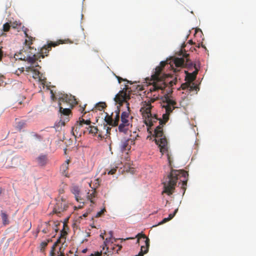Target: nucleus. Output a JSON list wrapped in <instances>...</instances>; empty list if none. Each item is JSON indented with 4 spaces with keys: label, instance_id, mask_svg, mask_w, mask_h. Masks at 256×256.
Returning <instances> with one entry per match:
<instances>
[{
    "label": "nucleus",
    "instance_id": "nucleus-1",
    "mask_svg": "<svg viewBox=\"0 0 256 256\" xmlns=\"http://www.w3.org/2000/svg\"><path fill=\"white\" fill-rule=\"evenodd\" d=\"M166 64L168 66L167 60L162 61L160 62V65L156 68L151 76L150 86L148 88V90L151 93L150 96H154L152 99V102L159 98L158 92L160 90L162 92L166 88H168L163 100L164 104L162 107L165 108L166 112L162 115L163 119H160L159 125L154 129V134L155 137V142L160 147V152L162 154L168 150L167 140L164 136L163 125L168 121L170 114L174 108H177L176 102L170 98L168 94L172 92V86L176 84L178 80L176 78L170 80L172 77L169 74L164 73V68Z\"/></svg>",
    "mask_w": 256,
    "mask_h": 256
},
{
    "label": "nucleus",
    "instance_id": "nucleus-2",
    "mask_svg": "<svg viewBox=\"0 0 256 256\" xmlns=\"http://www.w3.org/2000/svg\"><path fill=\"white\" fill-rule=\"evenodd\" d=\"M188 174L184 170H172L170 174L164 180L162 184L164 190L162 192H172L173 191L176 183L179 180L178 186H180L182 190L185 192Z\"/></svg>",
    "mask_w": 256,
    "mask_h": 256
},
{
    "label": "nucleus",
    "instance_id": "nucleus-3",
    "mask_svg": "<svg viewBox=\"0 0 256 256\" xmlns=\"http://www.w3.org/2000/svg\"><path fill=\"white\" fill-rule=\"evenodd\" d=\"M26 30L27 28H26L24 30V34L27 38L24 42L26 50L24 48L20 50L18 52L15 54L14 57L16 60L28 61V62L33 64L36 60H38V58L35 54H32V52H31L30 54H29L27 50H28L32 49L31 47V45L32 44V41L35 39V38L28 36L26 33Z\"/></svg>",
    "mask_w": 256,
    "mask_h": 256
},
{
    "label": "nucleus",
    "instance_id": "nucleus-4",
    "mask_svg": "<svg viewBox=\"0 0 256 256\" xmlns=\"http://www.w3.org/2000/svg\"><path fill=\"white\" fill-rule=\"evenodd\" d=\"M152 106L150 102H144L143 106L141 108L140 111L142 112V116L145 118V124L148 127L154 126V123L158 120L160 121V118H157L156 116H154L151 113V109Z\"/></svg>",
    "mask_w": 256,
    "mask_h": 256
},
{
    "label": "nucleus",
    "instance_id": "nucleus-5",
    "mask_svg": "<svg viewBox=\"0 0 256 256\" xmlns=\"http://www.w3.org/2000/svg\"><path fill=\"white\" fill-rule=\"evenodd\" d=\"M56 202L54 208L52 212L59 215L68 208L69 204L66 200L62 196L56 198Z\"/></svg>",
    "mask_w": 256,
    "mask_h": 256
},
{
    "label": "nucleus",
    "instance_id": "nucleus-6",
    "mask_svg": "<svg viewBox=\"0 0 256 256\" xmlns=\"http://www.w3.org/2000/svg\"><path fill=\"white\" fill-rule=\"evenodd\" d=\"M62 103L59 102L60 110V120L56 124V128H58L60 126H64L66 122L69 121V116L71 114V111L70 108H63L61 106Z\"/></svg>",
    "mask_w": 256,
    "mask_h": 256
},
{
    "label": "nucleus",
    "instance_id": "nucleus-7",
    "mask_svg": "<svg viewBox=\"0 0 256 256\" xmlns=\"http://www.w3.org/2000/svg\"><path fill=\"white\" fill-rule=\"evenodd\" d=\"M136 238H138L137 243L140 242V241L144 242V245L141 246L140 252H142V256L144 254H146L149 249L150 247V239L146 236L144 234L142 233L138 234Z\"/></svg>",
    "mask_w": 256,
    "mask_h": 256
},
{
    "label": "nucleus",
    "instance_id": "nucleus-8",
    "mask_svg": "<svg viewBox=\"0 0 256 256\" xmlns=\"http://www.w3.org/2000/svg\"><path fill=\"white\" fill-rule=\"evenodd\" d=\"M114 101L119 104L120 105H122L124 102L126 103L127 107L128 108V110H130L129 108V103L128 102L127 100L130 99V96L129 94H127L126 90L125 91L121 90L115 96Z\"/></svg>",
    "mask_w": 256,
    "mask_h": 256
},
{
    "label": "nucleus",
    "instance_id": "nucleus-9",
    "mask_svg": "<svg viewBox=\"0 0 256 256\" xmlns=\"http://www.w3.org/2000/svg\"><path fill=\"white\" fill-rule=\"evenodd\" d=\"M63 42L62 40H60L58 42H50L48 43L47 45L44 46L40 50V56H38V55H36L37 56V58L38 59L42 57V58H44L46 56H47V54L49 52L50 50H51L52 46H56L60 44H62Z\"/></svg>",
    "mask_w": 256,
    "mask_h": 256
},
{
    "label": "nucleus",
    "instance_id": "nucleus-10",
    "mask_svg": "<svg viewBox=\"0 0 256 256\" xmlns=\"http://www.w3.org/2000/svg\"><path fill=\"white\" fill-rule=\"evenodd\" d=\"M82 193H76L75 194V198L76 200L80 204H84L86 202V200H90L92 203L94 204V198L96 196V193H91L90 195H88L86 198H84V196H82Z\"/></svg>",
    "mask_w": 256,
    "mask_h": 256
},
{
    "label": "nucleus",
    "instance_id": "nucleus-11",
    "mask_svg": "<svg viewBox=\"0 0 256 256\" xmlns=\"http://www.w3.org/2000/svg\"><path fill=\"white\" fill-rule=\"evenodd\" d=\"M170 64V67H171L174 72L179 71V68L183 67L184 65V58H175L172 60V64Z\"/></svg>",
    "mask_w": 256,
    "mask_h": 256
},
{
    "label": "nucleus",
    "instance_id": "nucleus-12",
    "mask_svg": "<svg viewBox=\"0 0 256 256\" xmlns=\"http://www.w3.org/2000/svg\"><path fill=\"white\" fill-rule=\"evenodd\" d=\"M60 102H66L68 103L71 106H74L78 104L75 97L72 95L64 94L60 98Z\"/></svg>",
    "mask_w": 256,
    "mask_h": 256
},
{
    "label": "nucleus",
    "instance_id": "nucleus-13",
    "mask_svg": "<svg viewBox=\"0 0 256 256\" xmlns=\"http://www.w3.org/2000/svg\"><path fill=\"white\" fill-rule=\"evenodd\" d=\"M26 70L28 72L33 71L34 75L33 78H38L39 81L42 83V84L44 85L46 82V78H42V74H40V72L38 70L34 69L33 68L28 67L26 68Z\"/></svg>",
    "mask_w": 256,
    "mask_h": 256
},
{
    "label": "nucleus",
    "instance_id": "nucleus-14",
    "mask_svg": "<svg viewBox=\"0 0 256 256\" xmlns=\"http://www.w3.org/2000/svg\"><path fill=\"white\" fill-rule=\"evenodd\" d=\"M20 164V159L18 157H14L10 160H7L6 162V168H16Z\"/></svg>",
    "mask_w": 256,
    "mask_h": 256
},
{
    "label": "nucleus",
    "instance_id": "nucleus-15",
    "mask_svg": "<svg viewBox=\"0 0 256 256\" xmlns=\"http://www.w3.org/2000/svg\"><path fill=\"white\" fill-rule=\"evenodd\" d=\"M82 122H80V118H79L78 121L76 122V123L74 124V126L72 128V132L73 134L76 137L78 135L79 136H81L82 134H83V132L82 130Z\"/></svg>",
    "mask_w": 256,
    "mask_h": 256
},
{
    "label": "nucleus",
    "instance_id": "nucleus-16",
    "mask_svg": "<svg viewBox=\"0 0 256 256\" xmlns=\"http://www.w3.org/2000/svg\"><path fill=\"white\" fill-rule=\"evenodd\" d=\"M134 140L131 139H128L122 142L120 148L122 151H125L130 149V144H134Z\"/></svg>",
    "mask_w": 256,
    "mask_h": 256
},
{
    "label": "nucleus",
    "instance_id": "nucleus-17",
    "mask_svg": "<svg viewBox=\"0 0 256 256\" xmlns=\"http://www.w3.org/2000/svg\"><path fill=\"white\" fill-rule=\"evenodd\" d=\"M80 122H82V130L83 132V134H86V130H88V128H90V123L92 122L90 120H85L82 117L80 118Z\"/></svg>",
    "mask_w": 256,
    "mask_h": 256
},
{
    "label": "nucleus",
    "instance_id": "nucleus-18",
    "mask_svg": "<svg viewBox=\"0 0 256 256\" xmlns=\"http://www.w3.org/2000/svg\"><path fill=\"white\" fill-rule=\"evenodd\" d=\"M92 124V122L90 123V128H88V130H86V133H88L93 136H95L96 134H98L99 137L101 138H104L102 134L98 133V128L96 126H94Z\"/></svg>",
    "mask_w": 256,
    "mask_h": 256
},
{
    "label": "nucleus",
    "instance_id": "nucleus-19",
    "mask_svg": "<svg viewBox=\"0 0 256 256\" xmlns=\"http://www.w3.org/2000/svg\"><path fill=\"white\" fill-rule=\"evenodd\" d=\"M70 162V160H67L60 166L61 172L66 177L68 176V168Z\"/></svg>",
    "mask_w": 256,
    "mask_h": 256
},
{
    "label": "nucleus",
    "instance_id": "nucleus-20",
    "mask_svg": "<svg viewBox=\"0 0 256 256\" xmlns=\"http://www.w3.org/2000/svg\"><path fill=\"white\" fill-rule=\"evenodd\" d=\"M36 160L38 164L40 166H44L48 160L47 156L44 154H40Z\"/></svg>",
    "mask_w": 256,
    "mask_h": 256
},
{
    "label": "nucleus",
    "instance_id": "nucleus-21",
    "mask_svg": "<svg viewBox=\"0 0 256 256\" xmlns=\"http://www.w3.org/2000/svg\"><path fill=\"white\" fill-rule=\"evenodd\" d=\"M131 126L130 124L121 123L118 126V130L120 132L126 134Z\"/></svg>",
    "mask_w": 256,
    "mask_h": 256
},
{
    "label": "nucleus",
    "instance_id": "nucleus-22",
    "mask_svg": "<svg viewBox=\"0 0 256 256\" xmlns=\"http://www.w3.org/2000/svg\"><path fill=\"white\" fill-rule=\"evenodd\" d=\"M120 110L118 108L114 112L113 116V126H115L118 125L120 120Z\"/></svg>",
    "mask_w": 256,
    "mask_h": 256
},
{
    "label": "nucleus",
    "instance_id": "nucleus-23",
    "mask_svg": "<svg viewBox=\"0 0 256 256\" xmlns=\"http://www.w3.org/2000/svg\"><path fill=\"white\" fill-rule=\"evenodd\" d=\"M108 234H109V236L108 238H107L104 241V244L105 246H107V244L110 242H112V243H113L114 242H116L117 239L113 238V232L112 231H110L109 232H108Z\"/></svg>",
    "mask_w": 256,
    "mask_h": 256
},
{
    "label": "nucleus",
    "instance_id": "nucleus-24",
    "mask_svg": "<svg viewBox=\"0 0 256 256\" xmlns=\"http://www.w3.org/2000/svg\"><path fill=\"white\" fill-rule=\"evenodd\" d=\"M100 180L99 178H96L94 180L93 182H91L90 184V186L94 190V192H96V189L99 186L100 184Z\"/></svg>",
    "mask_w": 256,
    "mask_h": 256
},
{
    "label": "nucleus",
    "instance_id": "nucleus-25",
    "mask_svg": "<svg viewBox=\"0 0 256 256\" xmlns=\"http://www.w3.org/2000/svg\"><path fill=\"white\" fill-rule=\"evenodd\" d=\"M1 216L2 220V224L4 225H7L9 224L8 214L4 212H1Z\"/></svg>",
    "mask_w": 256,
    "mask_h": 256
},
{
    "label": "nucleus",
    "instance_id": "nucleus-26",
    "mask_svg": "<svg viewBox=\"0 0 256 256\" xmlns=\"http://www.w3.org/2000/svg\"><path fill=\"white\" fill-rule=\"evenodd\" d=\"M113 116L114 112L112 114V115L110 116L108 114L105 117L104 120L107 124L110 126H113Z\"/></svg>",
    "mask_w": 256,
    "mask_h": 256
},
{
    "label": "nucleus",
    "instance_id": "nucleus-27",
    "mask_svg": "<svg viewBox=\"0 0 256 256\" xmlns=\"http://www.w3.org/2000/svg\"><path fill=\"white\" fill-rule=\"evenodd\" d=\"M26 126V123L24 120H21L16 123V128L18 130H21Z\"/></svg>",
    "mask_w": 256,
    "mask_h": 256
},
{
    "label": "nucleus",
    "instance_id": "nucleus-28",
    "mask_svg": "<svg viewBox=\"0 0 256 256\" xmlns=\"http://www.w3.org/2000/svg\"><path fill=\"white\" fill-rule=\"evenodd\" d=\"M196 79L195 77L192 74V73L186 72V80L189 82H192Z\"/></svg>",
    "mask_w": 256,
    "mask_h": 256
},
{
    "label": "nucleus",
    "instance_id": "nucleus-29",
    "mask_svg": "<svg viewBox=\"0 0 256 256\" xmlns=\"http://www.w3.org/2000/svg\"><path fill=\"white\" fill-rule=\"evenodd\" d=\"M106 106V104L104 102H100L98 103L96 106V108L98 110H102Z\"/></svg>",
    "mask_w": 256,
    "mask_h": 256
},
{
    "label": "nucleus",
    "instance_id": "nucleus-30",
    "mask_svg": "<svg viewBox=\"0 0 256 256\" xmlns=\"http://www.w3.org/2000/svg\"><path fill=\"white\" fill-rule=\"evenodd\" d=\"M199 90L198 87L193 82H190V87H188L189 91L196 90Z\"/></svg>",
    "mask_w": 256,
    "mask_h": 256
},
{
    "label": "nucleus",
    "instance_id": "nucleus-31",
    "mask_svg": "<svg viewBox=\"0 0 256 256\" xmlns=\"http://www.w3.org/2000/svg\"><path fill=\"white\" fill-rule=\"evenodd\" d=\"M44 224L45 225L46 228H44L42 230V232L44 234H46V233L48 232L50 230V222H45Z\"/></svg>",
    "mask_w": 256,
    "mask_h": 256
},
{
    "label": "nucleus",
    "instance_id": "nucleus-32",
    "mask_svg": "<svg viewBox=\"0 0 256 256\" xmlns=\"http://www.w3.org/2000/svg\"><path fill=\"white\" fill-rule=\"evenodd\" d=\"M10 24L8 22H6L3 25L2 30L4 32H7L10 30Z\"/></svg>",
    "mask_w": 256,
    "mask_h": 256
},
{
    "label": "nucleus",
    "instance_id": "nucleus-33",
    "mask_svg": "<svg viewBox=\"0 0 256 256\" xmlns=\"http://www.w3.org/2000/svg\"><path fill=\"white\" fill-rule=\"evenodd\" d=\"M194 69H195V70L194 72H193L192 74L194 76V77H195V78H196V75L198 74V70H199V68H200V66L199 65H197L196 64H194Z\"/></svg>",
    "mask_w": 256,
    "mask_h": 256
},
{
    "label": "nucleus",
    "instance_id": "nucleus-34",
    "mask_svg": "<svg viewBox=\"0 0 256 256\" xmlns=\"http://www.w3.org/2000/svg\"><path fill=\"white\" fill-rule=\"evenodd\" d=\"M190 82H189L187 81L186 82L182 84L180 88L182 90H186V89L188 90V87H190Z\"/></svg>",
    "mask_w": 256,
    "mask_h": 256
},
{
    "label": "nucleus",
    "instance_id": "nucleus-35",
    "mask_svg": "<svg viewBox=\"0 0 256 256\" xmlns=\"http://www.w3.org/2000/svg\"><path fill=\"white\" fill-rule=\"evenodd\" d=\"M117 167L116 166L114 168H112L111 170H108V169L106 170V171L108 172V174H115V172L116 171Z\"/></svg>",
    "mask_w": 256,
    "mask_h": 256
},
{
    "label": "nucleus",
    "instance_id": "nucleus-36",
    "mask_svg": "<svg viewBox=\"0 0 256 256\" xmlns=\"http://www.w3.org/2000/svg\"><path fill=\"white\" fill-rule=\"evenodd\" d=\"M51 241V240H48L46 241H44V242H42L41 243H40V246L42 247V248H44L45 247H46L48 244V243Z\"/></svg>",
    "mask_w": 256,
    "mask_h": 256
},
{
    "label": "nucleus",
    "instance_id": "nucleus-37",
    "mask_svg": "<svg viewBox=\"0 0 256 256\" xmlns=\"http://www.w3.org/2000/svg\"><path fill=\"white\" fill-rule=\"evenodd\" d=\"M24 71V68H18V70H17L16 72H15V74H16L17 76H20L22 72H23Z\"/></svg>",
    "mask_w": 256,
    "mask_h": 256
},
{
    "label": "nucleus",
    "instance_id": "nucleus-38",
    "mask_svg": "<svg viewBox=\"0 0 256 256\" xmlns=\"http://www.w3.org/2000/svg\"><path fill=\"white\" fill-rule=\"evenodd\" d=\"M105 211H106L105 208H103L102 210H100V212H98L96 213V217L98 218V217L101 216L104 214V213Z\"/></svg>",
    "mask_w": 256,
    "mask_h": 256
},
{
    "label": "nucleus",
    "instance_id": "nucleus-39",
    "mask_svg": "<svg viewBox=\"0 0 256 256\" xmlns=\"http://www.w3.org/2000/svg\"><path fill=\"white\" fill-rule=\"evenodd\" d=\"M178 210V209H176L174 210V212L172 214H170L168 215V218L170 220H172L174 216L176 214Z\"/></svg>",
    "mask_w": 256,
    "mask_h": 256
},
{
    "label": "nucleus",
    "instance_id": "nucleus-40",
    "mask_svg": "<svg viewBox=\"0 0 256 256\" xmlns=\"http://www.w3.org/2000/svg\"><path fill=\"white\" fill-rule=\"evenodd\" d=\"M121 122L122 124H130L128 118H121Z\"/></svg>",
    "mask_w": 256,
    "mask_h": 256
},
{
    "label": "nucleus",
    "instance_id": "nucleus-41",
    "mask_svg": "<svg viewBox=\"0 0 256 256\" xmlns=\"http://www.w3.org/2000/svg\"><path fill=\"white\" fill-rule=\"evenodd\" d=\"M121 118H128L129 114L126 112H124L121 114Z\"/></svg>",
    "mask_w": 256,
    "mask_h": 256
},
{
    "label": "nucleus",
    "instance_id": "nucleus-42",
    "mask_svg": "<svg viewBox=\"0 0 256 256\" xmlns=\"http://www.w3.org/2000/svg\"><path fill=\"white\" fill-rule=\"evenodd\" d=\"M170 220L168 218H164L162 220V221H161L160 222H159L158 224L160 225V224H164V223L168 222Z\"/></svg>",
    "mask_w": 256,
    "mask_h": 256
},
{
    "label": "nucleus",
    "instance_id": "nucleus-43",
    "mask_svg": "<svg viewBox=\"0 0 256 256\" xmlns=\"http://www.w3.org/2000/svg\"><path fill=\"white\" fill-rule=\"evenodd\" d=\"M116 78H118V80L119 83H121L122 81H124V80H126L128 82H129L128 80L123 79L120 76H116Z\"/></svg>",
    "mask_w": 256,
    "mask_h": 256
},
{
    "label": "nucleus",
    "instance_id": "nucleus-44",
    "mask_svg": "<svg viewBox=\"0 0 256 256\" xmlns=\"http://www.w3.org/2000/svg\"><path fill=\"white\" fill-rule=\"evenodd\" d=\"M84 204H80V205L78 206H74V210H76V209H80V208H82L84 206Z\"/></svg>",
    "mask_w": 256,
    "mask_h": 256
},
{
    "label": "nucleus",
    "instance_id": "nucleus-45",
    "mask_svg": "<svg viewBox=\"0 0 256 256\" xmlns=\"http://www.w3.org/2000/svg\"><path fill=\"white\" fill-rule=\"evenodd\" d=\"M2 56H3V52L2 50V47H0V62L2 60Z\"/></svg>",
    "mask_w": 256,
    "mask_h": 256
},
{
    "label": "nucleus",
    "instance_id": "nucleus-46",
    "mask_svg": "<svg viewBox=\"0 0 256 256\" xmlns=\"http://www.w3.org/2000/svg\"><path fill=\"white\" fill-rule=\"evenodd\" d=\"M73 188H74V192H79V191H80V190H79L78 186H74Z\"/></svg>",
    "mask_w": 256,
    "mask_h": 256
},
{
    "label": "nucleus",
    "instance_id": "nucleus-47",
    "mask_svg": "<svg viewBox=\"0 0 256 256\" xmlns=\"http://www.w3.org/2000/svg\"><path fill=\"white\" fill-rule=\"evenodd\" d=\"M50 94H51V98L53 100H54V98H55L54 94V92L52 90H50Z\"/></svg>",
    "mask_w": 256,
    "mask_h": 256
},
{
    "label": "nucleus",
    "instance_id": "nucleus-48",
    "mask_svg": "<svg viewBox=\"0 0 256 256\" xmlns=\"http://www.w3.org/2000/svg\"><path fill=\"white\" fill-rule=\"evenodd\" d=\"M86 106H84V107H80V111L82 112H84V114L86 113V112H84V108H85Z\"/></svg>",
    "mask_w": 256,
    "mask_h": 256
},
{
    "label": "nucleus",
    "instance_id": "nucleus-49",
    "mask_svg": "<svg viewBox=\"0 0 256 256\" xmlns=\"http://www.w3.org/2000/svg\"><path fill=\"white\" fill-rule=\"evenodd\" d=\"M102 255V252H96L94 254V256H100Z\"/></svg>",
    "mask_w": 256,
    "mask_h": 256
},
{
    "label": "nucleus",
    "instance_id": "nucleus-50",
    "mask_svg": "<svg viewBox=\"0 0 256 256\" xmlns=\"http://www.w3.org/2000/svg\"><path fill=\"white\" fill-rule=\"evenodd\" d=\"M134 238H125V239L122 238V239H120V240H121L122 242H124V241H125L126 240H127L134 239Z\"/></svg>",
    "mask_w": 256,
    "mask_h": 256
},
{
    "label": "nucleus",
    "instance_id": "nucleus-51",
    "mask_svg": "<svg viewBox=\"0 0 256 256\" xmlns=\"http://www.w3.org/2000/svg\"><path fill=\"white\" fill-rule=\"evenodd\" d=\"M106 232L104 231V233H102L100 234V236L104 240V235L106 234Z\"/></svg>",
    "mask_w": 256,
    "mask_h": 256
},
{
    "label": "nucleus",
    "instance_id": "nucleus-52",
    "mask_svg": "<svg viewBox=\"0 0 256 256\" xmlns=\"http://www.w3.org/2000/svg\"><path fill=\"white\" fill-rule=\"evenodd\" d=\"M88 212H85L84 214H83V215L82 216H80V218H82V217H84V218H86L88 216Z\"/></svg>",
    "mask_w": 256,
    "mask_h": 256
},
{
    "label": "nucleus",
    "instance_id": "nucleus-53",
    "mask_svg": "<svg viewBox=\"0 0 256 256\" xmlns=\"http://www.w3.org/2000/svg\"><path fill=\"white\" fill-rule=\"evenodd\" d=\"M116 246L118 247V248L117 250V252H118V251L122 249V246L121 245H119V244L116 245Z\"/></svg>",
    "mask_w": 256,
    "mask_h": 256
},
{
    "label": "nucleus",
    "instance_id": "nucleus-54",
    "mask_svg": "<svg viewBox=\"0 0 256 256\" xmlns=\"http://www.w3.org/2000/svg\"><path fill=\"white\" fill-rule=\"evenodd\" d=\"M18 24H16L15 23H14L12 24L11 26H12L14 28H16Z\"/></svg>",
    "mask_w": 256,
    "mask_h": 256
},
{
    "label": "nucleus",
    "instance_id": "nucleus-55",
    "mask_svg": "<svg viewBox=\"0 0 256 256\" xmlns=\"http://www.w3.org/2000/svg\"><path fill=\"white\" fill-rule=\"evenodd\" d=\"M188 43H189L190 44H194V42L192 41V40H189L188 42Z\"/></svg>",
    "mask_w": 256,
    "mask_h": 256
},
{
    "label": "nucleus",
    "instance_id": "nucleus-56",
    "mask_svg": "<svg viewBox=\"0 0 256 256\" xmlns=\"http://www.w3.org/2000/svg\"><path fill=\"white\" fill-rule=\"evenodd\" d=\"M86 252H87V249H86V248L84 249V250H82V253H86Z\"/></svg>",
    "mask_w": 256,
    "mask_h": 256
},
{
    "label": "nucleus",
    "instance_id": "nucleus-57",
    "mask_svg": "<svg viewBox=\"0 0 256 256\" xmlns=\"http://www.w3.org/2000/svg\"><path fill=\"white\" fill-rule=\"evenodd\" d=\"M110 130V128H109L108 127V128H106V132H107L108 134L110 133L109 130Z\"/></svg>",
    "mask_w": 256,
    "mask_h": 256
},
{
    "label": "nucleus",
    "instance_id": "nucleus-58",
    "mask_svg": "<svg viewBox=\"0 0 256 256\" xmlns=\"http://www.w3.org/2000/svg\"><path fill=\"white\" fill-rule=\"evenodd\" d=\"M135 256H142V252H139L138 255H136Z\"/></svg>",
    "mask_w": 256,
    "mask_h": 256
},
{
    "label": "nucleus",
    "instance_id": "nucleus-59",
    "mask_svg": "<svg viewBox=\"0 0 256 256\" xmlns=\"http://www.w3.org/2000/svg\"><path fill=\"white\" fill-rule=\"evenodd\" d=\"M168 195H170L171 194H172V193H170V192H168V193H167Z\"/></svg>",
    "mask_w": 256,
    "mask_h": 256
},
{
    "label": "nucleus",
    "instance_id": "nucleus-60",
    "mask_svg": "<svg viewBox=\"0 0 256 256\" xmlns=\"http://www.w3.org/2000/svg\"><path fill=\"white\" fill-rule=\"evenodd\" d=\"M92 256H94L93 254H92Z\"/></svg>",
    "mask_w": 256,
    "mask_h": 256
}]
</instances>
